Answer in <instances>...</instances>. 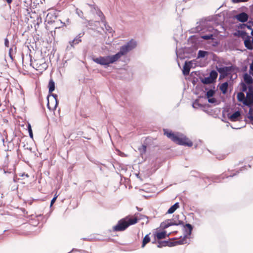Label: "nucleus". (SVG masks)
Returning a JSON list of instances; mask_svg holds the SVG:
<instances>
[{
	"label": "nucleus",
	"instance_id": "obj_1",
	"mask_svg": "<svg viewBox=\"0 0 253 253\" xmlns=\"http://www.w3.org/2000/svg\"><path fill=\"white\" fill-rule=\"evenodd\" d=\"M136 46V42L133 40H131L126 44L120 48V50L114 55L100 56L93 58V60L95 63L101 65H109L118 61L122 56L125 55L128 52L134 48Z\"/></svg>",
	"mask_w": 253,
	"mask_h": 253
},
{
	"label": "nucleus",
	"instance_id": "obj_2",
	"mask_svg": "<svg viewBox=\"0 0 253 253\" xmlns=\"http://www.w3.org/2000/svg\"><path fill=\"white\" fill-rule=\"evenodd\" d=\"M137 215L126 216L125 218L120 219L118 223L113 227V230L116 232L123 231L125 230L128 226L134 225L137 223L140 219Z\"/></svg>",
	"mask_w": 253,
	"mask_h": 253
},
{
	"label": "nucleus",
	"instance_id": "obj_3",
	"mask_svg": "<svg viewBox=\"0 0 253 253\" xmlns=\"http://www.w3.org/2000/svg\"><path fill=\"white\" fill-rule=\"evenodd\" d=\"M164 134L172 140L175 143L181 145L191 147L193 146V142L186 136L181 135L178 136L174 134L172 131H169L164 129Z\"/></svg>",
	"mask_w": 253,
	"mask_h": 253
},
{
	"label": "nucleus",
	"instance_id": "obj_4",
	"mask_svg": "<svg viewBox=\"0 0 253 253\" xmlns=\"http://www.w3.org/2000/svg\"><path fill=\"white\" fill-rule=\"evenodd\" d=\"M156 243H158L157 247L159 248L166 246L172 247L176 245H183L186 244V238H183L182 239H180L174 242H169L168 241H162L161 240H158L156 241Z\"/></svg>",
	"mask_w": 253,
	"mask_h": 253
},
{
	"label": "nucleus",
	"instance_id": "obj_5",
	"mask_svg": "<svg viewBox=\"0 0 253 253\" xmlns=\"http://www.w3.org/2000/svg\"><path fill=\"white\" fill-rule=\"evenodd\" d=\"M179 215H177L175 217L171 219H169L163 222L161 224V227L165 229L170 226L172 225H179L183 224V222L182 221L178 219Z\"/></svg>",
	"mask_w": 253,
	"mask_h": 253
},
{
	"label": "nucleus",
	"instance_id": "obj_6",
	"mask_svg": "<svg viewBox=\"0 0 253 253\" xmlns=\"http://www.w3.org/2000/svg\"><path fill=\"white\" fill-rule=\"evenodd\" d=\"M31 65L33 66L36 70L42 72L47 68V65L43 59L35 60L33 62L31 63Z\"/></svg>",
	"mask_w": 253,
	"mask_h": 253
},
{
	"label": "nucleus",
	"instance_id": "obj_7",
	"mask_svg": "<svg viewBox=\"0 0 253 253\" xmlns=\"http://www.w3.org/2000/svg\"><path fill=\"white\" fill-rule=\"evenodd\" d=\"M169 235V234H167L166 231H156L154 233V238L155 239V241L153 242V243H156L157 241L166 239V238L168 237Z\"/></svg>",
	"mask_w": 253,
	"mask_h": 253
},
{
	"label": "nucleus",
	"instance_id": "obj_8",
	"mask_svg": "<svg viewBox=\"0 0 253 253\" xmlns=\"http://www.w3.org/2000/svg\"><path fill=\"white\" fill-rule=\"evenodd\" d=\"M52 96L53 97V98L51 99V101L52 102L51 103H50L49 101V95L47 96V108L50 110H54L56 108V107L58 104V101H57V95L55 94H52Z\"/></svg>",
	"mask_w": 253,
	"mask_h": 253
},
{
	"label": "nucleus",
	"instance_id": "obj_9",
	"mask_svg": "<svg viewBox=\"0 0 253 253\" xmlns=\"http://www.w3.org/2000/svg\"><path fill=\"white\" fill-rule=\"evenodd\" d=\"M253 103V92L249 91L247 92L246 97L244 102V104L246 106H250Z\"/></svg>",
	"mask_w": 253,
	"mask_h": 253
},
{
	"label": "nucleus",
	"instance_id": "obj_10",
	"mask_svg": "<svg viewBox=\"0 0 253 253\" xmlns=\"http://www.w3.org/2000/svg\"><path fill=\"white\" fill-rule=\"evenodd\" d=\"M192 61H186L183 66V74L187 76L189 75L190 69L192 67Z\"/></svg>",
	"mask_w": 253,
	"mask_h": 253
},
{
	"label": "nucleus",
	"instance_id": "obj_11",
	"mask_svg": "<svg viewBox=\"0 0 253 253\" xmlns=\"http://www.w3.org/2000/svg\"><path fill=\"white\" fill-rule=\"evenodd\" d=\"M231 67H223L217 69V71L223 76H226L231 71Z\"/></svg>",
	"mask_w": 253,
	"mask_h": 253
},
{
	"label": "nucleus",
	"instance_id": "obj_12",
	"mask_svg": "<svg viewBox=\"0 0 253 253\" xmlns=\"http://www.w3.org/2000/svg\"><path fill=\"white\" fill-rule=\"evenodd\" d=\"M248 18V15L245 12H242L236 15L237 19L241 22H245L247 21Z\"/></svg>",
	"mask_w": 253,
	"mask_h": 253
},
{
	"label": "nucleus",
	"instance_id": "obj_13",
	"mask_svg": "<svg viewBox=\"0 0 253 253\" xmlns=\"http://www.w3.org/2000/svg\"><path fill=\"white\" fill-rule=\"evenodd\" d=\"M241 116V113L239 111H236L233 114L228 116V118L231 122H236L239 120Z\"/></svg>",
	"mask_w": 253,
	"mask_h": 253
},
{
	"label": "nucleus",
	"instance_id": "obj_14",
	"mask_svg": "<svg viewBox=\"0 0 253 253\" xmlns=\"http://www.w3.org/2000/svg\"><path fill=\"white\" fill-rule=\"evenodd\" d=\"M179 208V203H176L168 210V211L167 212V213H168V214L173 213Z\"/></svg>",
	"mask_w": 253,
	"mask_h": 253
},
{
	"label": "nucleus",
	"instance_id": "obj_15",
	"mask_svg": "<svg viewBox=\"0 0 253 253\" xmlns=\"http://www.w3.org/2000/svg\"><path fill=\"white\" fill-rule=\"evenodd\" d=\"M49 92L51 93L55 89V83L53 80L51 79L48 83Z\"/></svg>",
	"mask_w": 253,
	"mask_h": 253
},
{
	"label": "nucleus",
	"instance_id": "obj_16",
	"mask_svg": "<svg viewBox=\"0 0 253 253\" xmlns=\"http://www.w3.org/2000/svg\"><path fill=\"white\" fill-rule=\"evenodd\" d=\"M150 240L151 239L149 237V234L145 235L144 238L143 239L141 248H144L146 245L150 242Z\"/></svg>",
	"mask_w": 253,
	"mask_h": 253
},
{
	"label": "nucleus",
	"instance_id": "obj_17",
	"mask_svg": "<svg viewBox=\"0 0 253 253\" xmlns=\"http://www.w3.org/2000/svg\"><path fill=\"white\" fill-rule=\"evenodd\" d=\"M228 84L227 82L223 83L220 86V89L223 94H225L227 92Z\"/></svg>",
	"mask_w": 253,
	"mask_h": 253
},
{
	"label": "nucleus",
	"instance_id": "obj_18",
	"mask_svg": "<svg viewBox=\"0 0 253 253\" xmlns=\"http://www.w3.org/2000/svg\"><path fill=\"white\" fill-rule=\"evenodd\" d=\"M81 41L80 37H76L73 41L70 42V44L71 46L74 47L75 45L79 43Z\"/></svg>",
	"mask_w": 253,
	"mask_h": 253
},
{
	"label": "nucleus",
	"instance_id": "obj_19",
	"mask_svg": "<svg viewBox=\"0 0 253 253\" xmlns=\"http://www.w3.org/2000/svg\"><path fill=\"white\" fill-rule=\"evenodd\" d=\"M244 44L249 49H252L253 48L252 41L251 42L250 40H245Z\"/></svg>",
	"mask_w": 253,
	"mask_h": 253
},
{
	"label": "nucleus",
	"instance_id": "obj_20",
	"mask_svg": "<svg viewBox=\"0 0 253 253\" xmlns=\"http://www.w3.org/2000/svg\"><path fill=\"white\" fill-rule=\"evenodd\" d=\"M244 81L247 84H251L253 83V80L252 77L248 74H245L244 76Z\"/></svg>",
	"mask_w": 253,
	"mask_h": 253
},
{
	"label": "nucleus",
	"instance_id": "obj_21",
	"mask_svg": "<svg viewBox=\"0 0 253 253\" xmlns=\"http://www.w3.org/2000/svg\"><path fill=\"white\" fill-rule=\"evenodd\" d=\"M237 99L239 101L242 102L244 103L245 100V96L244 93L240 92L237 94Z\"/></svg>",
	"mask_w": 253,
	"mask_h": 253
},
{
	"label": "nucleus",
	"instance_id": "obj_22",
	"mask_svg": "<svg viewBox=\"0 0 253 253\" xmlns=\"http://www.w3.org/2000/svg\"><path fill=\"white\" fill-rule=\"evenodd\" d=\"M185 227L186 228H187V229L189 230V232L187 233V235L185 236L183 238L186 237V239H187V235L190 236L191 235V232H192V230L193 229V227H192V226L191 224H190L189 223L186 224V225H185Z\"/></svg>",
	"mask_w": 253,
	"mask_h": 253
},
{
	"label": "nucleus",
	"instance_id": "obj_23",
	"mask_svg": "<svg viewBox=\"0 0 253 253\" xmlns=\"http://www.w3.org/2000/svg\"><path fill=\"white\" fill-rule=\"evenodd\" d=\"M217 73L215 71H212L210 73V77L212 80H215L217 77Z\"/></svg>",
	"mask_w": 253,
	"mask_h": 253
},
{
	"label": "nucleus",
	"instance_id": "obj_24",
	"mask_svg": "<svg viewBox=\"0 0 253 253\" xmlns=\"http://www.w3.org/2000/svg\"><path fill=\"white\" fill-rule=\"evenodd\" d=\"M207 54L208 52L207 51L199 50L198 54V57H204Z\"/></svg>",
	"mask_w": 253,
	"mask_h": 253
},
{
	"label": "nucleus",
	"instance_id": "obj_25",
	"mask_svg": "<svg viewBox=\"0 0 253 253\" xmlns=\"http://www.w3.org/2000/svg\"><path fill=\"white\" fill-rule=\"evenodd\" d=\"M215 92L212 89L209 90L206 94L207 98H210L213 96Z\"/></svg>",
	"mask_w": 253,
	"mask_h": 253
},
{
	"label": "nucleus",
	"instance_id": "obj_26",
	"mask_svg": "<svg viewBox=\"0 0 253 253\" xmlns=\"http://www.w3.org/2000/svg\"><path fill=\"white\" fill-rule=\"evenodd\" d=\"M213 35L212 34H209V35H204V36H202L201 37L202 39H204V40H210V39H213Z\"/></svg>",
	"mask_w": 253,
	"mask_h": 253
},
{
	"label": "nucleus",
	"instance_id": "obj_27",
	"mask_svg": "<svg viewBox=\"0 0 253 253\" xmlns=\"http://www.w3.org/2000/svg\"><path fill=\"white\" fill-rule=\"evenodd\" d=\"M28 131H29V135H30V137L33 138V134L31 126L30 124H28Z\"/></svg>",
	"mask_w": 253,
	"mask_h": 253
},
{
	"label": "nucleus",
	"instance_id": "obj_28",
	"mask_svg": "<svg viewBox=\"0 0 253 253\" xmlns=\"http://www.w3.org/2000/svg\"><path fill=\"white\" fill-rule=\"evenodd\" d=\"M201 106V105L199 103L197 100H195L193 104V107L195 108H197L198 107Z\"/></svg>",
	"mask_w": 253,
	"mask_h": 253
},
{
	"label": "nucleus",
	"instance_id": "obj_29",
	"mask_svg": "<svg viewBox=\"0 0 253 253\" xmlns=\"http://www.w3.org/2000/svg\"><path fill=\"white\" fill-rule=\"evenodd\" d=\"M58 197V195H56V193L55 194L54 198L51 200V203H50V206H52V205L55 203V201L56 200V199Z\"/></svg>",
	"mask_w": 253,
	"mask_h": 253
},
{
	"label": "nucleus",
	"instance_id": "obj_30",
	"mask_svg": "<svg viewBox=\"0 0 253 253\" xmlns=\"http://www.w3.org/2000/svg\"><path fill=\"white\" fill-rule=\"evenodd\" d=\"M208 98V102L211 103H215L216 101V99L214 98Z\"/></svg>",
	"mask_w": 253,
	"mask_h": 253
},
{
	"label": "nucleus",
	"instance_id": "obj_31",
	"mask_svg": "<svg viewBox=\"0 0 253 253\" xmlns=\"http://www.w3.org/2000/svg\"><path fill=\"white\" fill-rule=\"evenodd\" d=\"M249 0H232V1L233 3H239L241 2H246L248 1Z\"/></svg>",
	"mask_w": 253,
	"mask_h": 253
},
{
	"label": "nucleus",
	"instance_id": "obj_32",
	"mask_svg": "<svg viewBox=\"0 0 253 253\" xmlns=\"http://www.w3.org/2000/svg\"><path fill=\"white\" fill-rule=\"evenodd\" d=\"M4 45L6 47H8L9 45V41L7 38L4 39Z\"/></svg>",
	"mask_w": 253,
	"mask_h": 253
},
{
	"label": "nucleus",
	"instance_id": "obj_33",
	"mask_svg": "<svg viewBox=\"0 0 253 253\" xmlns=\"http://www.w3.org/2000/svg\"><path fill=\"white\" fill-rule=\"evenodd\" d=\"M203 82L205 84H209L211 82V79H210V78H206L205 79L204 82Z\"/></svg>",
	"mask_w": 253,
	"mask_h": 253
},
{
	"label": "nucleus",
	"instance_id": "obj_34",
	"mask_svg": "<svg viewBox=\"0 0 253 253\" xmlns=\"http://www.w3.org/2000/svg\"><path fill=\"white\" fill-rule=\"evenodd\" d=\"M4 1H6L8 4H10L12 2V0H3Z\"/></svg>",
	"mask_w": 253,
	"mask_h": 253
},
{
	"label": "nucleus",
	"instance_id": "obj_35",
	"mask_svg": "<svg viewBox=\"0 0 253 253\" xmlns=\"http://www.w3.org/2000/svg\"><path fill=\"white\" fill-rule=\"evenodd\" d=\"M250 70L253 71V60L250 67Z\"/></svg>",
	"mask_w": 253,
	"mask_h": 253
},
{
	"label": "nucleus",
	"instance_id": "obj_36",
	"mask_svg": "<svg viewBox=\"0 0 253 253\" xmlns=\"http://www.w3.org/2000/svg\"><path fill=\"white\" fill-rule=\"evenodd\" d=\"M65 26V24L64 23H62L61 22V26H59L58 28H60V27H64ZM58 27H56L55 29H57Z\"/></svg>",
	"mask_w": 253,
	"mask_h": 253
},
{
	"label": "nucleus",
	"instance_id": "obj_37",
	"mask_svg": "<svg viewBox=\"0 0 253 253\" xmlns=\"http://www.w3.org/2000/svg\"><path fill=\"white\" fill-rule=\"evenodd\" d=\"M81 115L83 117L85 118H87V117H88V116H87V115H86V114H81Z\"/></svg>",
	"mask_w": 253,
	"mask_h": 253
},
{
	"label": "nucleus",
	"instance_id": "obj_38",
	"mask_svg": "<svg viewBox=\"0 0 253 253\" xmlns=\"http://www.w3.org/2000/svg\"><path fill=\"white\" fill-rule=\"evenodd\" d=\"M249 119L251 120V121H253V116H252V115H250V116H249Z\"/></svg>",
	"mask_w": 253,
	"mask_h": 253
},
{
	"label": "nucleus",
	"instance_id": "obj_39",
	"mask_svg": "<svg viewBox=\"0 0 253 253\" xmlns=\"http://www.w3.org/2000/svg\"><path fill=\"white\" fill-rule=\"evenodd\" d=\"M243 91H245L246 90V85L245 84H244V86H243Z\"/></svg>",
	"mask_w": 253,
	"mask_h": 253
},
{
	"label": "nucleus",
	"instance_id": "obj_40",
	"mask_svg": "<svg viewBox=\"0 0 253 253\" xmlns=\"http://www.w3.org/2000/svg\"><path fill=\"white\" fill-rule=\"evenodd\" d=\"M143 147L144 148V151H145L146 149V146L145 145H143Z\"/></svg>",
	"mask_w": 253,
	"mask_h": 253
},
{
	"label": "nucleus",
	"instance_id": "obj_41",
	"mask_svg": "<svg viewBox=\"0 0 253 253\" xmlns=\"http://www.w3.org/2000/svg\"><path fill=\"white\" fill-rule=\"evenodd\" d=\"M12 48H10V49H9V54H11V51H12Z\"/></svg>",
	"mask_w": 253,
	"mask_h": 253
},
{
	"label": "nucleus",
	"instance_id": "obj_42",
	"mask_svg": "<svg viewBox=\"0 0 253 253\" xmlns=\"http://www.w3.org/2000/svg\"><path fill=\"white\" fill-rule=\"evenodd\" d=\"M251 34L253 36V29L252 31Z\"/></svg>",
	"mask_w": 253,
	"mask_h": 253
},
{
	"label": "nucleus",
	"instance_id": "obj_43",
	"mask_svg": "<svg viewBox=\"0 0 253 253\" xmlns=\"http://www.w3.org/2000/svg\"><path fill=\"white\" fill-rule=\"evenodd\" d=\"M49 15H50V14H49V13H48V14H47V17H48Z\"/></svg>",
	"mask_w": 253,
	"mask_h": 253
}]
</instances>
